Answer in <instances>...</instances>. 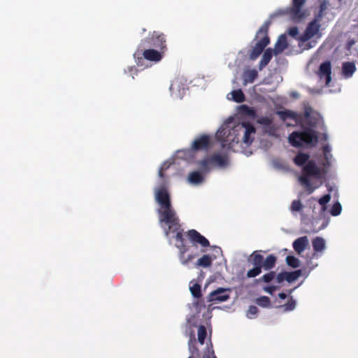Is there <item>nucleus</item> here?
<instances>
[{
    "label": "nucleus",
    "instance_id": "29",
    "mask_svg": "<svg viewBox=\"0 0 358 358\" xmlns=\"http://www.w3.org/2000/svg\"><path fill=\"white\" fill-rule=\"evenodd\" d=\"M189 289L194 297L199 298L201 296V286L195 281L192 280L190 282Z\"/></svg>",
    "mask_w": 358,
    "mask_h": 358
},
{
    "label": "nucleus",
    "instance_id": "2",
    "mask_svg": "<svg viewBox=\"0 0 358 358\" xmlns=\"http://www.w3.org/2000/svg\"><path fill=\"white\" fill-rule=\"evenodd\" d=\"M289 143L294 148H300L303 145L315 147L318 143L317 132L312 128L306 127L302 131H295L288 136Z\"/></svg>",
    "mask_w": 358,
    "mask_h": 358
},
{
    "label": "nucleus",
    "instance_id": "27",
    "mask_svg": "<svg viewBox=\"0 0 358 358\" xmlns=\"http://www.w3.org/2000/svg\"><path fill=\"white\" fill-rule=\"evenodd\" d=\"M215 258V257H212L210 255H205L198 259L196 265V266L208 267Z\"/></svg>",
    "mask_w": 358,
    "mask_h": 358
},
{
    "label": "nucleus",
    "instance_id": "28",
    "mask_svg": "<svg viewBox=\"0 0 358 358\" xmlns=\"http://www.w3.org/2000/svg\"><path fill=\"white\" fill-rule=\"evenodd\" d=\"M313 247L315 252H321L325 248V241L322 238L317 237L313 241Z\"/></svg>",
    "mask_w": 358,
    "mask_h": 358
},
{
    "label": "nucleus",
    "instance_id": "24",
    "mask_svg": "<svg viewBox=\"0 0 358 358\" xmlns=\"http://www.w3.org/2000/svg\"><path fill=\"white\" fill-rule=\"evenodd\" d=\"M273 52L274 53L271 48H268L264 51L259 64V70L263 69L270 62L273 57Z\"/></svg>",
    "mask_w": 358,
    "mask_h": 358
},
{
    "label": "nucleus",
    "instance_id": "15",
    "mask_svg": "<svg viewBox=\"0 0 358 358\" xmlns=\"http://www.w3.org/2000/svg\"><path fill=\"white\" fill-rule=\"evenodd\" d=\"M240 128V132L243 131V141L246 144H250L253 139L250 137L252 134L255 133V128L254 126L248 122L243 123L241 125H238Z\"/></svg>",
    "mask_w": 358,
    "mask_h": 358
},
{
    "label": "nucleus",
    "instance_id": "13",
    "mask_svg": "<svg viewBox=\"0 0 358 358\" xmlns=\"http://www.w3.org/2000/svg\"><path fill=\"white\" fill-rule=\"evenodd\" d=\"M155 199L159 204L160 208L167 207L171 205L170 195L166 189L164 187L157 189L155 194Z\"/></svg>",
    "mask_w": 358,
    "mask_h": 358
},
{
    "label": "nucleus",
    "instance_id": "10",
    "mask_svg": "<svg viewBox=\"0 0 358 358\" xmlns=\"http://www.w3.org/2000/svg\"><path fill=\"white\" fill-rule=\"evenodd\" d=\"M320 29V24L316 20H312L308 23L304 33L299 37V43H304L313 38L317 34Z\"/></svg>",
    "mask_w": 358,
    "mask_h": 358
},
{
    "label": "nucleus",
    "instance_id": "44",
    "mask_svg": "<svg viewBox=\"0 0 358 358\" xmlns=\"http://www.w3.org/2000/svg\"><path fill=\"white\" fill-rule=\"evenodd\" d=\"M257 312H258V309L257 307L255 306H250L248 313H247V317L248 318H253L257 314Z\"/></svg>",
    "mask_w": 358,
    "mask_h": 358
},
{
    "label": "nucleus",
    "instance_id": "34",
    "mask_svg": "<svg viewBox=\"0 0 358 358\" xmlns=\"http://www.w3.org/2000/svg\"><path fill=\"white\" fill-rule=\"evenodd\" d=\"M207 332L206 329L204 326H200L198 329V341L200 344L204 343V340L206 337Z\"/></svg>",
    "mask_w": 358,
    "mask_h": 358
},
{
    "label": "nucleus",
    "instance_id": "43",
    "mask_svg": "<svg viewBox=\"0 0 358 358\" xmlns=\"http://www.w3.org/2000/svg\"><path fill=\"white\" fill-rule=\"evenodd\" d=\"M331 199V196L329 194H325L323 196H322L318 202L323 207H325L326 204L329 202Z\"/></svg>",
    "mask_w": 358,
    "mask_h": 358
},
{
    "label": "nucleus",
    "instance_id": "51",
    "mask_svg": "<svg viewBox=\"0 0 358 358\" xmlns=\"http://www.w3.org/2000/svg\"><path fill=\"white\" fill-rule=\"evenodd\" d=\"M214 248H215V252L217 254H218V255H222V250H221L220 248H219V247H214Z\"/></svg>",
    "mask_w": 358,
    "mask_h": 358
},
{
    "label": "nucleus",
    "instance_id": "30",
    "mask_svg": "<svg viewBox=\"0 0 358 358\" xmlns=\"http://www.w3.org/2000/svg\"><path fill=\"white\" fill-rule=\"evenodd\" d=\"M203 173H207L210 171V166L212 165L210 157H206L198 162Z\"/></svg>",
    "mask_w": 358,
    "mask_h": 358
},
{
    "label": "nucleus",
    "instance_id": "42",
    "mask_svg": "<svg viewBox=\"0 0 358 358\" xmlns=\"http://www.w3.org/2000/svg\"><path fill=\"white\" fill-rule=\"evenodd\" d=\"M275 274L274 272H270L264 275L262 278V280L264 282H269L274 279Z\"/></svg>",
    "mask_w": 358,
    "mask_h": 358
},
{
    "label": "nucleus",
    "instance_id": "32",
    "mask_svg": "<svg viewBox=\"0 0 358 358\" xmlns=\"http://www.w3.org/2000/svg\"><path fill=\"white\" fill-rule=\"evenodd\" d=\"M275 257L273 255H269L263 261L262 268H264V270L271 269L275 266Z\"/></svg>",
    "mask_w": 358,
    "mask_h": 358
},
{
    "label": "nucleus",
    "instance_id": "1",
    "mask_svg": "<svg viewBox=\"0 0 358 358\" xmlns=\"http://www.w3.org/2000/svg\"><path fill=\"white\" fill-rule=\"evenodd\" d=\"M309 158L308 154L299 152L294 157V162L298 166H303L299 181L308 194H310L317 187H313L310 178L313 177L315 179H322L327 174V171L317 166L316 162L314 160H309Z\"/></svg>",
    "mask_w": 358,
    "mask_h": 358
},
{
    "label": "nucleus",
    "instance_id": "48",
    "mask_svg": "<svg viewBox=\"0 0 358 358\" xmlns=\"http://www.w3.org/2000/svg\"><path fill=\"white\" fill-rule=\"evenodd\" d=\"M128 71L130 73V75L132 76V78H134V76L137 75L138 73V69L136 66H130L128 68Z\"/></svg>",
    "mask_w": 358,
    "mask_h": 358
},
{
    "label": "nucleus",
    "instance_id": "14",
    "mask_svg": "<svg viewBox=\"0 0 358 358\" xmlns=\"http://www.w3.org/2000/svg\"><path fill=\"white\" fill-rule=\"evenodd\" d=\"M187 236L190 242L194 245H200L201 247L209 245V241L196 230H189Z\"/></svg>",
    "mask_w": 358,
    "mask_h": 358
},
{
    "label": "nucleus",
    "instance_id": "46",
    "mask_svg": "<svg viewBox=\"0 0 358 358\" xmlns=\"http://www.w3.org/2000/svg\"><path fill=\"white\" fill-rule=\"evenodd\" d=\"M295 306H296V301L294 300H291L290 301H289L288 303L285 304L283 306V308H284L285 311H289V310H292L295 308Z\"/></svg>",
    "mask_w": 358,
    "mask_h": 358
},
{
    "label": "nucleus",
    "instance_id": "26",
    "mask_svg": "<svg viewBox=\"0 0 358 358\" xmlns=\"http://www.w3.org/2000/svg\"><path fill=\"white\" fill-rule=\"evenodd\" d=\"M248 261L251 262L254 266L262 268L263 257L259 254V251L254 252Z\"/></svg>",
    "mask_w": 358,
    "mask_h": 358
},
{
    "label": "nucleus",
    "instance_id": "36",
    "mask_svg": "<svg viewBox=\"0 0 358 358\" xmlns=\"http://www.w3.org/2000/svg\"><path fill=\"white\" fill-rule=\"evenodd\" d=\"M341 204L338 201H337L332 206L330 210V213L333 216H337L341 213Z\"/></svg>",
    "mask_w": 358,
    "mask_h": 358
},
{
    "label": "nucleus",
    "instance_id": "19",
    "mask_svg": "<svg viewBox=\"0 0 358 358\" xmlns=\"http://www.w3.org/2000/svg\"><path fill=\"white\" fill-rule=\"evenodd\" d=\"M205 180V176L202 172L199 171H192L188 174L187 181L189 183L194 185L201 184Z\"/></svg>",
    "mask_w": 358,
    "mask_h": 358
},
{
    "label": "nucleus",
    "instance_id": "38",
    "mask_svg": "<svg viewBox=\"0 0 358 358\" xmlns=\"http://www.w3.org/2000/svg\"><path fill=\"white\" fill-rule=\"evenodd\" d=\"M202 358H216L210 342V345L207 344L206 351L205 352Z\"/></svg>",
    "mask_w": 358,
    "mask_h": 358
},
{
    "label": "nucleus",
    "instance_id": "4",
    "mask_svg": "<svg viewBox=\"0 0 358 358\" xmlns=\"http://www.w3.org/2000/svg\"><path fill=\"white\" fill-rule=\"evenodd\" d=\"M240 128L238 125L232 128L228 126H222L216 133L218 141L222 142V147H227L231 149L235 143L239 142Z\"/></svg>",
    "mask_w": 358,
    "mask_h": 358
},
{
    "label": "nucleus",
    "instance_id": "33",
    "mask_svg": "<svg viewBox=\"0 0 358 358\" xmlns=\"http://www.w3.org/2000/svg\"><path fill=\"white\" fill-rule=\"evenodd\" d=\"M256 303L263 308H268L271 306L270 300L267 296H261L255 301Z\"/></svg>",
    "mask_w": 358,
    "mask_h": 358
},
{
    "label": "nucleus",
    "instance_id": "5",
    "mask_svg": "<svg viewBox=\"0 0 358 358\" xmlns=\"http://www.w3.org/2000/svg\"><path fill=\"white\" fill-rule=\"evenodd\" d=\"M269 24V22H265L256 34L255 39L259 38V40L255 43L250 53V58L252 60L256 59L270 43L268 36Z\"/></svg>",
    "mask_w": 358,
    "mask_h": 358
},
{
    "label": "nucleus",
    "instance_id": "39",
    "mask_svg": "<svg viewBox=\"0 0 358 358\" xmlns=\"http://www.w3.org/2000/svg\"><path fill=\"white\" fill-rule=\"evenodd\" d=\"M286 260L287 264L293 268H296L299 266V259L293 256H287Z\"/></svg>",
    "mask_w": 358,
    "mask_h": 358
},
{
    "label": "nucleus",
    "instance_id": "53",
    "mask_svg": "<svg viewBox=\"0 0 358 358\" xmlns=\"http://www.w3.org/2000/svg\"><path fill=\"white\" fill-rule=\"evenodd\" d=\"M175 85H176V83H175V82H173V83L171 85V89L173 88V87H174V86H175Z\"/></svg>",
    "mask_w": 358,
    "mask_h": 358
},
{
    "label": "nucleus",
    "instance_id": "6",
    "mask_svg": "<svg viewBox=\"0 0 358 358\" xmlns=\"http://www.w3.org/2000/svg\"><path fill=\"white\" fill-rule=\"evenodd\" d=\"M141 45L154 48L164 52L167 49L165 35L158 31H153L147 38L142 40Z\"/></svg>",
    "mask_w": 358,
    "mask_h": 358
},
{
    "label": "nucleus",
    "instance_id": "25",
    "mask_svg": "<svg viewBox=\"0 0 358 358\" xmlns=\"http://www.w3.org/2000/svg\"><path fill=\"white\" fill-rule=\"evenodd\" d=\"M258 76V73L255 69L247 70L243 73L244 84L252 83Z\"/></svg>",
    "mask_w": 358,
    "mask_h": 358
},
{
    "label": "nucleus",
    "instance_id": "37",
    "mask_svg": "<svg viewBox=\"0 0 358 358\" xmlns=\"http://www.w3.org/2000/svg\"><path fill=\"white\" fill-rule=\"evenodd\" d=\"M196 344V340L193 333L191 334L190 339L189 341V349L191 352L192 357L194 356V352H197L198 350L195 348L194 345Z\"/></svg>",
    "mask_w": 358,
    "mask_h": 358
},
{
    "label": "nucleus",
    "instance_id": "49",
    "mask_svg": "<svg viewBox=\"0 0 358 358\" xmlns=\"http://www.w3.org/2000/svg\"><path fill=\"white\" fill-rule=\"evenodd\" d=\"M276 289H277V287L275 286H267V287H264V290L266 292H268L271 294H273V292L274 291H275Z\"/></svg>",
    "mask_w": 358,
    "mask_h": 358
},
{
    "label": "nucleus",
    "instance_id": "50",
    "mask_svg": "<svg viewBox=\"0 0 358 358\" xmlns=\"http://www.w3.org/2000/svg\"><path fill=\"white\" fill-rule=\"evenodd\" d=\"M166 168H167V167L164 168L163 166H162V167L160 168V169H159V176L160 178H164V173H163V171H164V169H166Z\"/></svg>",
    "mask_w": 358,
    "mask_h": 358
},
{
    "label": "nucleus",
    "instance_id": "45",
    "mask_svg": "<svg viewBox=\"0 0 358 358\" xmlns=\"http://www.w3.org/2000/svg\"><path fill=\"white\" fill-rule=\"evenodd\" d=\"M258 122L264 126H270L272 124V120L268 117H262L258 120Z\"/></svg>",
    "mask_w": 358,
    "mask_h": 358
},
{
    "label": "nucleus",
    "instance_id": "52",
    "mask_svg": "<svg viewBox=\"0 0 358 358\" xmlns=\"http://www.w3.org/2000/svg\"><path fill=\"white\" fill-rule=\"evenodd\" d=\"M279 297L281 299H285L286 297H287V295L284 293H280L279 294Z\"/></svg>",
    "mask_w": 358,
    "mask_h": 358
},
{
    "label": "nucleus",
    "instance_id": "3",
    "mask_svg": "<svg viewBox=\"0 0 358 358\" xmlns=\"http://www.w3.org/2000/svg\"><path fill=\"white\" fill-rule=\"evenodd\" d=\"M164 52V51L152 48H148L144 50L138 48L134 53V58L137 66L144 69L148 67V65L145 63V60L157 63L162 59Z\"/></svg>",
    "mask_w": 358,
    "mask_h": 358
},
{
    "label": "nucleus",
    "instance_id": "41",
    "mask_svg": "<svg viewBox=\"0 0 358 358\" xmlns=\"http://www.w3.org/2000/svg\"><path fill=\"white\" fill-rule=\"evenodd\" d=\"M185 251H181L180 259L183 265H187L189 262L194 258L193 255H189L187 258L184 255Z\"/></svg>",
    "mask_w": 358,
    "mask_h": 358
},
{
    "label": "nucleus",
    "instance_id": "47",
    "mask_svg": "<svg viewBox=\"0 0 358 358\" xmlns=\"http://www.w3.org/2000/svg\"><path fill=\"white\" fill-rule=\"evenodd\" d=\"M288 34L292 37L295 38L299 34V29L296 27H290L288 29Z\"/></svg>",
    "mask_w": 358,
    "mask_h": 358
},
{
    "label": "nucleus",
    "instance_id": "8",
    "mask_svg": "<svg viewBox=\"0 0 358 358\" xmlns=\"http://www.w3.org/2000/svg\"><path fill=\"white\" fill-rule=\"evenodd\" d=\"M306 0H292V6L287 9L288 14L293 20L299 21L305 17V12L303 7Z\"/></svg>",
    "mask_w": 358,
    "mask_h": 358
},
{
    "label": "nucleus",
    "instance_id": "35",
    "mask_svg": "<svg viewBox=\"0 0 358 358\" xmlns=\"http://www.w3.org/2000/svg\"><path fill=\"white\" fill-rule=\"evenodd\" d=\"M303 208V206L300 200H294L291 203L290 210L292 212H299L301 211Z\"/></svg>",
    "mask_w": 358,
    "mask_h": 358
},
{
    "label": "nucleus",
    "instance_id": "18",
    "mask_svg": "<svg viewBox=\"0 0 358 358\" xmlns=\"http://www.w3.org/2000/svg\"><path fill=\"white\" fill-rule=\"evenodd\" d=\"M212 166L224 168L228 164V159L226 155L213 154L210 156Z\"/></svg>",
    "mask_w": 358,
    "mask_h": 358
},
{
    "label": "nucleus",
    "instance_id": "21",
    "mask_svg": "<svg viewBox=\"0 0 358 358\" xmlns=\"http://www.w3.org/2000/svg\"><path fill=\"white\" fill-rule=\"evenodd\" d=\"M288 46L287 37L285 34H282L278 38V41L275 43V48L273 50L274 54L275 55L283 52Z\"/></svg>",
    "mask_w": 358,
    "mask_h": 358
},
{
    "label": "nucleus",
    "instance_id": "7",
    "mask_svg": "<svg viewBox=\"0 0 358 358\" xmlns=\"http://www.w3.org/2000/svg\"><path fill=\"white\" fill-rule=\"evenodd\" d=\"M159 219L161 223L179 224V218L172 206L159 208L158 209Z\"/></svg>",
    "mask_w": 358,
    "mask_h": 358
},
{
    "label": "nucleus",
    "instance_id": "9",
    "mask_svg": "<svg viewBox=\"0 0 358 358\" xmlns=\"http://www.w3.org/2000/svg\"><path fill=\"white\" fill-rule=\"evenodd\" d=\"M211 146V138L208 134L196 137L192 143L191 150L194 152L208 150Z\"/></svg>",
    "mask_w": 358,
    "mask_h": 358
},
{
    "label": "nucleus",
    "instance_id": "23",
    "mask_svg": "<svg viewBox=\"0 0 358 358\" xmlns=\"http://www.w3.org/2000/svg\"><path fill=\"white\" fill-rule=\"evenodd\" d=\"M176 225H174L176 227ZM173 225H169V231H166V234L168 236H171V234H173L172 236L176 238L177 241V247L178 248H182L183 247V239H182V232L177 229H175L173 232H171V229Z\"/></svg>",
    "mask_w": 358,
    "mask_h": 358
},
{
    "label": "nucleus",
    "instance_id": "40",
    "mask_svg": "<svg viewBox=\"0 0 358 358\" xmlns=\"http://www.w3.org/2000/svg\"><path fill=\"white\" fill-rule=\"evenodd\" d=\"M262 272V268L254 266L253 268L249 270L247 273V276L248 278H254L259 275Z\"/></svg>",
    "mask_w": 358,
    "mask_h": 358
},
{
    "label": "nucleus",
    "instance_id": "16",
    "mask_svg": "<svg viewBox=\"0 0 358 358\" xmlns=\"http://www.w3.org/2000/svg\"><path fill=\"white\" fill-rule=\"evenodd\" d=\"M229 298L227 290L225 289L220 288L214 292H212L208 297L209 301H225Z\"/></svg>",
    "mask_w": 358,
    "mask_h": 358
},
{
    "label": "nucleus",
    "instance_id": "11",
    "mask_svg": "<svg viewBox=\"0 0 358 358\" xmlns=\"http://www.w3.org/2000/svg\"><path fill=\"white\" fill-rule=\"evenodd\" d=\"M276 113L280 117V118L284 122L288 120H291L293 121L292 123L287 122V127H294L301 122V118L299 115L294 111L289 110H278L277 111Z\"/></svg>",
    "mask_w": 358,
    "mask_h": 358
},
{
    "label": "nucleus",
    "instance_id": "20",
    "mask_svg": "<svg viewBox=\"0 0 358 358\" xmlns=\"http://www.w3.org/2000/svg\"><path fill=\"white\" fill-rule=\"evenodd\" d=\"M356 71V66L352 62H345L342 64V74L345 78H350Z\"/></svg>",
    "mask_w": 358,
    "mask_h": 358
},
{
    "label": "nucleus",
    "instance_id": "17",
    "mask_svg": "<svg viewBox=\"0 0 358 358\" xmlns=\"http://www.w3.org/2000/svg\"><path fill=\"white\" fill-rule=\"evenodd\" d=\"M301 275V271L297 270L292 272H284L278 275L277 281L281 282L283 280H287L289 282H292L296 280Z\"/></svg>",
    "mask_w": 358,
    "mask_h": 358
},
{
    "label": "nucleus",
    "instance_id": "22",
    "mask_svg": "<svg viewBox=\"0 0 358 358\" xmlns=\"http://www.w3.org/2000/svg\"><path fill=\"white\" fill-rule=\"evenodd\" d=\"M308 245V240L306 236L299 238L293 243V248L299 254L304 251Z\"/></svg>",
    "mask_w": 358,
    "mask_h": 358
},
{
    "label": "nucleus",
    "instance_id": "12",
    "mask_svg": "<svg viewBox=\"0 0 358 358\" xmlns=\"http://www.w3.org/2000/svg\"><path fill=\"white\" fill-rule=\"evenodd\" d=\"M317 75L320 79H325L327 85H329L331 81V64L330 61H325L320 64Z\"/></svg>",
    "mask_w": 358,
    "mask_h": 358
},
{
    "label": "nucleus",
    "instance_id": "31",
    "mask_svg": "<svg viewBox=\"0 0 358 358\" xmlns=\"http://www.w3.org/2000/svg\"><path fill=\"white\" fill-rule=\"evenodd\" d=\"M232 99L236 103H242L245 101V97L241 90H234L231 92Z\"/></svg>",
    "mask_w": 358,
    "mask_h": 358
}]
</instances>
